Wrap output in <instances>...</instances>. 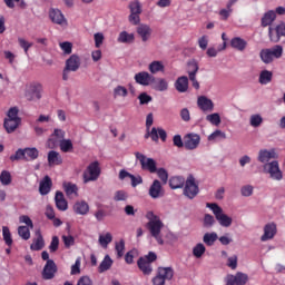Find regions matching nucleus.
I'll return each mask as SVG.
<instances>
[{"instance_id":"60","label":"nucleus","mask_w":285,"mask_h":285,"mask_svg":"<svg viewBox=\"0 0 285 285\" xmlns=\"http://www.w3.org/2000/svg\"><path fill=\"white\" fill-rule=\"evenodd\" d=\"M115 202H126L128 199V193L125 190H117L114 196Z\"/></svg>"},{"instance_id":"32","label":"nucleus","mask_w":285,"mask_h":285,"mask_svg":"<svg viewBox=\"0 0 285 285\" xmlns=\"http://www.w3.org/2000/svg\"><path fill=\"white\" fill-rule=\"evenodd\" d=\"M239 0H229L226 4V9H222L219 11V17H222L223 21H227L228 17L233 13V6L236 4Z\"/></svg>"},{"instance_id":"53","label":"nucleus","mask_w":285,"mask_h":285,"mask_svg":"<svg viewBox=\"0 0 285 285\" xmlns=\"http://www.w3.org/2000/svg\"><path fill=\"white\" fill-rule=\"evenodd\" d=\"M154 88L158 90V92H165V90H168V81H166L164 78H160Z\"/></svg>"},{"instance_id":"40","label":"nucleus","mask_w":285,"mask_h":285,"mask_svg":"<svg viewBox=\"0 0 285 285\" xmlns=\"http://www.w3.org/2000/svg\"><path fill=\"white\" fill-rule=\"evenodd\" d=\"M187 72L189 75V79H195V77H197V72H199V65L197 61L191 60L187 63Z\"/></svg>"},{"instance_id":"3","label":"nucleus","mask_w":285,"mask_h":285,"mask_svg":"<svg viewBox=\"0 0 285 285\" xmlns=\"http://www.w3.org/2000/svg\"><path fill=\"white\" fill-rule=\"evenodd\" d=\"M206 206L207 208H210L218 224H220L224 228H229V226H233V218L224 214V209L217 205V203H207Z\"/></svg>"},{"instance_id":"19","label":"nucleus","mask_w":285,"mask_h":285,"mask_svg":"<svg viewBox=\"0 0 285 285\" xmlns=\"http://www.w3.org/2000/svg\"><path fill=\"white\" fill-rule=\"evenodd\" d=\"M62 188L68 199H77V197H79V187L77 186V184L71 181H65L62 184Z\"/></svg>"},{"instance_id":"51","label":"nucleus","mask_w":285,"mask_h":285,"mask_svg":"<svg viewBox=\"0 0 285 285\" xmlns=\"http://www.w3.org/2000/svg\"><path fill=\"white\" fill-rule=\"evenodd\" d=\"M111 242H112V234H110V233L99 236V244L104 248H106L108 246V244H110Z\"/></svg>"},{"instance_id":"39","label":"nucleus","mask_w":285,"mask_h":285,"mask_svg":"<svg viewBox=\"0 0 285 285\" xmlns=\"http://www.w3.org/2000/svg\"><path fill=\"white\" fill-rule=\"evenodd\" d=\"M258 81L262 83V86L271 83L273 81V72L269 70L261 71Z\"/></svg>"},{"instance_id":"44","label":"nucleus","mask_w":285,"mask_h":285,"mask_svg":"<svg viewBox=\"0 0 285 285\" xmlns=\"http://www.w3.org/2000/svg\"><path fill=\"white\" fill-rule=\"evenodd\" d=\"M2 237L4 244L10 248L14 240H12V234L10 233V228L8 226L2 227Z\"/></svg>"},{"instance_id":"6","label":"nucleus","mask_w":285,"mask_h":285,"mask_svg":"<svg viewBox=\"0 0 285 285\" xmlns=\"http://www.w3.org/2000/svg\"><path fill=\"white\" fill-rule=\"evenodd\" d=\"M101 175V167H99V161H92L88 165L87 169L82 174L83 184L90 181H97Z\"/></svg>"},{"instance_id":"8","label":"nucleus","mask_w":285,"mask_h":285,"mask_svg":"<svg viewBox=\"0 0 285 285\" xmlns=\"http://www.w3.org/2000/svg\"><path fill=\"white\" fill-rule=\"evenodd\" d=\"M175 277V271L171 267H158L157 275L153 278V285H165L166 279Z\"/></svg>"},{"instance_id":"59","label":"nucleus","mask_w":285,"mask_h":285,"mask_svg":"<svg viewBox=\"0 0 285 285\" xmlns=\"http://www.w3.org/2000/svg\"><path fill=\"white\" fill-rule=\"evenodd\" d=\"M49 250H50V253H57V250H59V237L58 236H52L51 243L49 245Z\"/></svg>"},{"instance_id":"55","label":"nucleus","mask_w":285,"mask_h":285,"mask_svg":"<svg viewBox=\"0 0 285 285\" xmlns=\"http://www.w3.org/2000/svg\"><path fill=\"white\" fill-rule=\"evenodd\" d=\"M226 139V134L219 129L215 130L208 136V141H216V139Z\"/></svg>"},{"instance_id":"29","label":"nucleus","mask_w":285,"mask_h":285,"mask_svg":"<svg viewBox=\"0 0 285 285\" xmlns=\"http://www.w3.org/2000/svg\"><path fill=\"white\" fill-rule=\"evenodd\" d=\"M47 159L49 166H61V164H63V158L61 157V154H59V151H49Z\"/></svg>"},{"instance_id":"10","label":"nucleus","mask_w":285,"mask_h":285,"mask_svg":"<svg viewBox=\"0 0 285 285\" xmlns=\"http://www.w3.org/2000/svg\"><path fill=\"white\" fill-rule=\"evenodd\" d=\"M136 159L139 161L141 166V170H147L148 173L155 174L157 173V161L153 158L146 157V155L136 151L135 153Z\"/></svg>"},{"instance_id":"54","label":"nucleus","mask_w":285,"mask_h":285,"mask_svg":"<svg viewBox=\"0 0 285 285\" xmlns=\"http://www.w3.org/2000/svg\"><path fill=\"white\" fill-rule=\"evenodd\" d=\"M263 121L264 118H262L259 115H252L249 119V124L253 126V128H259Z\"/></svg>"},{"instance_id":"38","label":"nucleus","mask_w":285,"mask_h":285,"mask_svg":"<svg viewBox=\"0 0 285 285\" xmlns=\"http://www.w3.org/2000/svg\"><path fill=\"white\" fill-rule=\"evenodd\" d=\"M118 43H135V33L121 31L117 39Z\"/></svg>"},{"instance_id":"21","label":"nucleus","mask_w":285,"mask_h":285,"mask_svg":"<svg viewBox=\"0 0 285 285\" xmlns=\"http://www.w3.org/2000/svg\"><path fill=\"white\" fill-rule=\"evenodd\" d=\"M197 106L203 112H213V110H215V104L206 96L198 97Z\"/></svg>"},{"instance_id":"11","label":"nucleus","mask_w":285,"mask_h":285,"mask_svg":"<svg viewBox=\"0 0 285 285\" xmlns=\"http://www.w3.org/2000/svg\"><path fill=\"white\" fill-rule=\"evenodd\" d=\"M184 195L188 199H195L199 195V185L195 181V176L189 175L185 180Z\"/></svg>"},{"instance_id":"46","label":"nucleus","mask_w":285,"mask_h":285,"mask_svg":"<svg viewBox=\"0 0 285 285\" xmlns=\"http://www.w3.org/2000/svg\"><path fill=\"white\" fill-rule=\"evenodd\" d=\"M0 181L2 186H10L12 184V175L8 170H2L0 174Z\"/></svg>"},{"instance_id":"16","label":"nucleus","mask_w":285,"mask_h":285,"mask_svg":"<svg viewBox=\"0 0 285 285\" xmlns=\"http://www.w3.org/2000/svg\"><path fill=\"white\" fill-rule=\"evenodd\" d=\"M134 79L139 86H153L156 81L155 76L148 73V71H140L136 73Z\"/></svg>"},{"instance_id":"36","label":"nucleus","mask_w":285,"mask_h":285,"mask_svg":"<svg viewBox=\"0 0 285 285\" xmlns=\"http://www.w3.org/2000/svg\"><path fill=\"white\" fill-rule=\"evenodd\" d=\"M186 184V179L181 176H174L169 179V186L173 190H177V188H184Z\"/></svg>"},{"instance_id":"64","label":"nucleus","mask_w":285,"mask_h":285,"mask_svg":"<svg viewBox=\"0 0 285 285\" xmlns=\"http://www.w3.org/2000/svg\"><path fill=\"white\" fill-rule=\"evenodd\" d=\"M77 285H92V279H90L88 276H81L78 279Z\"/></svg>"},{"instance_id":"56","label":"nucleus","mask_w":285,"mask_h":285,"mask_svg":"<svg viewBox=\"0 0 285 285\" xmlns=\"http://www.w3.org/2000/svg\"><path fill=\"white\" fill-rule=\"evenodd\" d=\"M125 250H126V242L124 239H120L118 243H116V253L118 257H124Z\"/></svg>"},{"instance_id":"20","label":"nucleus","mask_w":285,"mask_h":285,"mask_svg":"<svg viewBox=\"0 0 285 285\" xmlns=\"http://www.w3.org/2000/svg\"><path fill=\"white\" fill-rule=\"evenodd\" d=\"M202 137L197 134H187L185 136V148L186 150H195L199 146Z\"/></svg>"},{"instance_id":"14","label":"nucleus","mask_w":285,"mask_h":285,"mask_svg":"<svg viewBox=\"0 0 285 285\" xmlns=\"http://www.w3.org/2000/svg\"><path fill=\"white\" fill-rule=\"evenodd\" d=\"M248 284V275L237 272L235 275L228 274L226 276V285H246Z\"/></svg>"},{"instance_id":"2","label":"nucleus","mask_w":285,"mask_h":285,"mask_svg":"<svg viewBox=\"0 0 285 285\" xmlns=\"http://www.w3.org/2000/svg\"><path fill=\"white\" fill-rule=\"evenodd\" d=\"M4 130L10 135L21 126V118H19V108L11 107L7 112V118L3 122Z\"/></svg>"},{"instance_id":"45","label":"nucleus","mask_w":285,"mask_h":285,"mask_svg":"<svg viewBox=\"0 0 285 285\" xmlns=\"http://www.w3.org/2000/svg\"><path fill=\"white\" fill-rule=\"evenodd\" d=\"M112 266V258L109 255L105 256L104 261L100 263L98 271L99 273H106V271H110Z\"/></svg>"},{"instance_id":"22","label":"nucleus","mask_w":285,"mask_h":285,"mask_svg":"<svg viewBox=\"0 0 285 285\" xmlns=\"http://www.w3.org/2000/svg\"><path fill=\"white\" fill-rule=\"evenodd\" d=\"M127 177L131 180L132 188H137L139 184H144V178H141V176L136 177L135 175L126 171V169H121L119 171V179L124 181Z\"/></svg>"},{"instance_id":"50","label":"nucleus","mask_w":285,"mask_h":285,"mask_svg":"<svg viewBox=\"0 0 285 285\" xmlns=\"http://www.w3.org/2000/svg\"><path fill=\"white\" fill-rule=\"evenodd\" d=\"M206 121H209L213 126H219L222 124V117L219 114H210L206 116Z\"/></svg>"},{"instance_id":"63","label":"nucleus","mask_w":285,"mask_h":285,"mask_svg":"<svg viewBox=\"0 0 285 285\" xmlns=\"http://www.w3.org/2000/svg\"><path fill=\"white\" fill-rule=\"evenodd\" d=\"M62 242L65 244V248H70V246H75V237L71 235L69 236L63 235Z\"/></svg>"},{"instance_id":"17","label":"nucleus","mask_w":285,"mask_h":285,"mask_svg":"<svg viewBox=\"0 0 285 285\" xmlns=\"http://www.w3.org/2000/svg\"><path fill=\"white\" fill-rule=\"evenodd\" d=\"M268 37L273 43H278L282 37H285V23L277 24L276 28H268Z\"/></svg>"},{"instance_id":"33","label":"nucleus","mask_w":285,"mask_h":285,"mask_svg":"<svg viewBox=\"0 0 285 285\" xmlns=\"http://www.w3.org/2000/svg\"><path fill=\"white\" fill-rule=\"evenodd\" d=\"M52 137H57V139H63L66 137V131L61 129H55L52 136L47 141L48 148H55V146H57V140H55Z\"/></svg>"},{"instance_id":"26","label":"nucleus","mask_w":285,"mask_h":285,"mask_svg":"<svg viewBox=\"0 0 285 285\" xmlns=\"http://www.w3.org/2000/svg\"><path fill=\"white\" fill-rule=\"evenodd\" d=\"M136 32L140 36L141 41L146 43V41H148L153 35V29L150 26L141 23L137 27Z\"/></svg>"},{"instance_id":"12","label":"nucleus","mask_w":285,"mask_h":285,"mask_svg":"<svg viewBox=\"0 0 285 285\" xmlns=\"http://www.w3.org/2000/svg\"><path fill=\"white\" fill-rule=\"evenodd\" d=\"M129 22L132 23V26H139L141 18L139 14H141V3L138 0H135L129 3Z\"/></svg>"},{"instance_id":"24","label":"nucleus","mask_w":285,"mask_h":285,"mask_svg":"<svg viewBox=\"0 0 285 285\" xmlns=\"http://www.w3.org/2000/svg\"><path fill=\"white\" fill-rule=\"evenodd\" d=\"M49 17H50L52 23H57L58 26H67L68 24L66 17H63V13L59 9H51L49 11Z\"/></svg>"},{"instance_id":"28","label":"nucleus","mask_w":285,"mask_h":285,"mask_svg":"<svg viewBox=\"0 0 285 285\" xmlns=\"http://www.w3.org/2000/svg\"><path fill=\"white\" fill-rule=\"evenodd\" d=\"M277 19V13L273 10H269L264 13V16L261 19V26L262 28H268V26H273V22Z\"/></svg>"},{"instance_id":"30","label":"nucleus","mask_w":285,"mask_h":285,"mask_svg":"<svg viewBox=\"0 0 285 285\" xmlns=\"http://www.w3.org/2000/svg\"><path fill=\"white\" fill-rule=\"evenodd\" d=\"M52 190V179L50 176H45V178L40 181L39 193L40 195H48Z\"/></svg>"},{"instance_id":"57","label":"nucleus","mask_w":285,"mask_h":285,"mask_svg":"<svg viewBox=\"0 0 285 285\" xmlns=\"http://www.w3.org/2000/svg\"><path fill=\"white\" fill-rule=\"evenodd\" d=\"M138 99H139L140 106H146L150 104V101H153V97L146 92H141L138 96Z\"/></svg>"},{"instance_id":"37","label":"nucleus","mask_w":285,"mask_h":285,"mask_svg":"<svg viewBox=\"0 0 285 285\" xmlns=\"http://www.w3.org/2000/svg\"><path fill=\"white\" fill-rule=\"evenodd\" d=\"M73 210L77 215H88V210H90V206L85 200L77 202L73 205Z\"/></svg>"},{"instance_id":"1","label":"nucleus","mask_w":285,"mask_h":285,"mask_svg":"<svg viewBox=\"0 0 285 285\" xmlns=\"http://www.w3.org/2000/svg\"><path fill=\"white\" fill-rule=\"evenodd\" d=\"M146 217L148 219L146 228L149 230L151 237H155L156 242L163 246L164 238H161V228H164V223L161 222V218L153 212H148Z\"/></svg>"},{"instance_id":"4","label":"nucleus","mask_w":285,"mask_h":285,"mask_svg":"<svg viewBox=\"0 0 285 285\" xmlns=\"http://www.w3.org/2000/svg\"><path fill=\"white\" fill-rule=\"evenodd\" d=\"M35 159H39V149L36 147L18 149L14 155L10 156V161H35Z\"/></svg>"},{"instance_id":"5","label":"nucleus","mask_w":285,"mask_h":285,"mask_svg":"<svg viewBox=\"0 0 285 285\" xmlns=\"http://www.w3.org/2000/svg\"><path fill=\"white\" fill-rule=\"evenodd\" d=\"M153 262H157V254L149 252L148 255L140 257L137 261V266L142 275H153Z\"/></svg>"},{"instance_id":"35","label":"nucleus","mask_w":285,"mask_h":285,"mask_svg":"<svg viewBox=\"0 0 285 285\" xmlns=\"http://www.w3.org/2000/svg\"><path fill=\"white\" fill-rule=\"evenodd\" d=\"M269 159H275V150L261 149L258 153V161L261 164H267Z\"/></svg>"},{"instance_id":"18","label":"nucleus","mask_w":285,"mask_h":285,"mask_svg":"<svg viewBox=\"0 0 285 285\" xmlns=\"http://www.w3.org/2000/svg\"><path fill=\"white\" fill-rule=\"evenodd\" d=\"M56 274H57V264L52 259L47 261L42 269V279H55Z\"/></svg>"},{"instance_id":"48","label":"nucleus","mask_w":285,"mask_h":285,"mask_svg":"<svg viewBox=\"0 0 285 285\" xmlns=\"http://www.w3.org/2000/svg\"><path fill=\"white\" fill-rule=\"evenodd\" d=\"M204 253H206V246H204V244L198 243L194 248H193V255L194 257H196L197 259H199L200 257H203Z\"/></svg>"},{"instance_id":"52","label":"nucleus","mask_w":285,"mask_h":285,"mask_svg":"<svg viewBox=\"0 0 285 285\" xmlns=\"http://www.w3.org/2000/svg\"><path fill=\"white\" fill-rule=\"evenodd\" d=\"M114 97L117 99V97H128V89L124 86H117L114 89Z\"/></svg>"},{"instance_id":"13","label":"nucleus","mask_w":285,"mask_h":285,"mask_svg":"<svg viewBox=\"0 0 285 285\" xmlns=\"http://www.w3.org/2000/svg\"><path fill=\"white\" fill-rule=\"evenodd\" d=\"M42 91H43V87H41L40 83H32L27 88L24 92V97L28 101H37L41 99Z\"/></svg>"},{"instance_id":"15","label":"nucleus","mask_w":285,"mask_h":285,"mask_svg":"<svg viewBox=\"0 0 285 285\" xmlns=\"http://www.w3.org/2000/svg\"><path fill=\"white\" fill-rule=\"evenodd\" d=\"M148 195L151 199H161V197L166 195V190L164 189V186H161V181L155 179L149 187Z\"/></svg>"},{"instance_id":"62","label":"nucleus","mask_w":285,"mask_h":285,"mask_svg":"<svg viewBox=\"0 0 285 285\" xmlns=\"http://www.w3.org/2000/svg\"><path fill=\"white\" fill-rule=\"evenodd\" d=\"M60 48L65 55H72V45L70 42H60Z\"/></svg>"},{"instance_id":"47","label":"nucleus","mask_w":285,"mask_h":285,"mask_svg":"<svg viewBox=\"0 0 285 285\" xmlns=\"http://www.w3.org/2000/svg\"><path fill=\"white\" fill-rule=\"evenodd\" d=\"M73 145H72V140L70 139H62L60 140V150L62 153H71V150L73 149Z\"/></svg>"},{"instance_id":"43","label":"nucleus","mask_w":285,"mask_h":285,"mask_svg":"<svg viewBox=\"0 0 285 285\" xmlns=\"http://www.w3.org/2000/svg\"><path fill=\"white\" fill-rule=\"evenodd\" d=\"M164 63L159 60L153 61L148 67L151 75H157V72H164Z\"/></svg>"},{"instance_id":"41","label":"nucleus","mask_w":285,"mask_h":285,"mask_svg":"<svg viewBox=\"0 0 285 285\" xmlns=\"http://www.w3.org/2000/svg\"><path fill=\"white\" fill-rule=\"evenodd\" d=\"M46 246V240H43V236L41 233H38V236L36 239H33V243L30 245L31 250H42V248Z\"/></svg>"},{"instance_id":"23","label":"nucleus","mask_w":285,"mask_h":285,"mask_svg":"<svg viewBox=\"0 0 285 285\" xmlns=\"http://www.w3.org/2000/svg\"><path fill=\"white\" fill-rule=\"evenodd\" d=\"M277 235V225L275 223H268L264 227V235L261 237V242H268Z\"/></svg>"},{"instance_id":"7","label":"nucleus","mask_w":285,"mask_h":285,"mask_svg":"<svg viewBox=\"0 0 285 285\" xmlns=\"http://www.w3.org/2000/svg\"><path fill=\"white\" fill-rule=\"evenodd\" d=\"M284 49L282 48V46L276 45L271 49L261 50L259 57L263 63H273V59H279V57H282Z\"/></svg>"},{"instance_id":"34","label":"nucleus","mask_w":285,"mask_h":285,"mask_svg":"<svg viewBox=\"0 0 285 285\" xmlns=\"http://www.w3.org/2000/svg\"><path fill=\"white\" fill-rule=\"evenodd\" d=\"M175 88L178 92H187L188 91V77H186V76L179 77L175 82Z\"/></svg>"},{"instance_id":"9","label":"nucleus","mask_w":285,"mask_h":285,"mask_svg":"<svg viewBox=\"0 0 285 285\" xmlns=\"http://www.w3.org/2000/svg\"><path fill=\"white\" fill-rule=\"evenodd\" d=\"M263 170L275 181H282V179H284V174L282 173V169H279V163L277 160L265 164Z\"/></svg>"},{"instance_id":"25","label":"nucleus","mask_w":285,"mask_h":285,"mask_svg":"<svg viewBox=\"0 0 285 285\" xmlns=\"http://www.w3.org/2000/svg\"><path fill=\"white\" fill-rule=\"evenodd\" d=\"M81 67V59L77 55H71L67 61H66V67L67 70H70L71 72H77L79 68Z\"/></svg>"},{"instance_id":"42","label":"nucleus","mask_w":285,"mask_h":285,"mask_svg":"<svg viewBox=\"0 0 285 285\" xmlns=\"http://www.w3.org/2000/svg\"><path fill=\"white\" fill-rule=\"evenodd\" d=\"M217 239H219V236H217L215 232L206 233L203 237V242L206 246H214Z\"/></svg>"},{"instance_id":"58","label":"nucleus","mask_w":285,"mask_h":285,"mask_svg":"<svg viewBox=\"0 0 285 285\" xmlns=\"http://www.w3.org/2000/svg\"><path fill=\"white\" fill-rule=\"evenodd\" d=\"M157 176L163 181V184H168V171L164 168L156 169Z\"/></svg>"},{"instance_id":"31","label":"nucleus","mask_w":285,"mask_h":285,"mask_svg":"<svg viewBox=\"0 0 285 285\" xmlns=\"http://www.w3.org/2000/svg\"><path fill=\"white\" fill-rule=\"evenodd\" d=\"M230 46L234 50H238V52H244L248 42L240 37H235L230 40Z\"/></svg>"},{"instance_id":"27","label":"nucleus","mask_w":285,"mask_h":285,"mask_svg":"<svg viewBox=\"0 0 285 285\" xmlns=\"http://www.w3.org/2000/svg\"><path fill=\"white\" fill-rule=\"evenodd\" d=\"M55 204H56V208H58V210L63 212L68 208V200L66 199L63 191H59V190L56 191Z\"/></svg>"},{"instance_id":"61","label":"nucleus","mask_w":285,"mask_h":285,"mask_svg":"<svg viewBox=\"0 0 285 285\" xmlns=\"http://www.w3.org/2000/svg\"><path fill=\"white\" fill-rule=\"evenodd\" d=\"M214 225H215V217H213V215H210V214H206L204 217L205 228H210Z\"/></svg>"},{"instance_id":"49","label":"nucleus","mask_w":285,"mask_h":285,"mask_svg":"<svg viewBox=\"0 0 285 285\" xmlns=\"http://www.w3.org/2000/svg\"><path fill=\"white\" fill-rule=\"evenodd\" d=\"M18 235L24 240L30 239V227L28 226H19L18 227Z\"/></svg>"}]
</instances>
